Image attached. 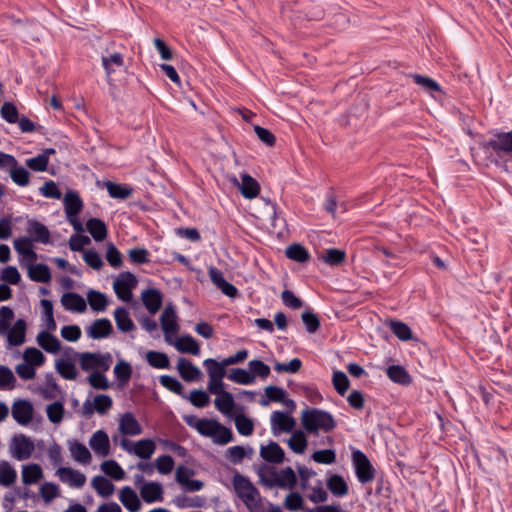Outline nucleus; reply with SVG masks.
Returning <instances> with one entry per match:
<instances>
[{
  "label": "nucleus",
  "mask_w": 512,
  "mask_h": 512,
  "mask_svg": "<svg viewBox=\"0 0 512 512\" xmlns=\"http://www.w3.org/2000/svg\"><path fill=\"white\" fill-rule=\"evenodd\" d=\"M68 449L71 457L78 463L87 465L91 462L92 456L89 449L77 440L68 442Z\"/></svg>",
  "instance_id": "nucleus-27"
},
{
  "label": "nucleus",
  "mask_w": 512,
  "mask_h": 512,
  "mask_svg": "<svg viewBox=\"0 0 512 512\" xmlns=\"http://www.w3.org/2000/svg\"><path fill=\"white\" fill-rule=\"evenodd\" d=\"M175 349L180 353H186L191 355L200 354L199 343L189 334L180 336L175 340H172V344Z\"/></svg>",
  "instance_id": "nucleus-20"
},
{
  "label": "nucleus",
  "mask_w": 512,
  "mask_h": 512,
  "mask_svg": "<svg viewBox=\"0 0 512 512\" xmlns=\"http://www.w3.org/2000/svg\"><path fill=\"white\" fill-rule=\"evenodd\" d=\"M17 479L15 468L6 460H0V485L4 487L12 486Z\"/></svg>",
  "instance_id": "nucleus-36"
},
{
  "label": "nucleus",
  "mask_w": 512,
  "mask_h": 512,
  "mask_svg": "<svg viewBox=\"0 0 512 512\" xmlns=\"http://www.w3.org/2000/svg\"><path fill=\"white\" fill-rule=\"evenodd\" d=\"M232 484L237 497L249 512H265L264 499L247 477L237 473L233 476Z\"/></svg>",
  "instance_id": "nucleus-2"
},
{
  "label": "nucleus",
  "mask_w": 512,
  "mask_h": 512,
  "mask_svg": "<svg viewBox=\"0 0 512 512\" xmlns=\"http://www.w3.org/2000/svg\"><path fill=\"white\" fill-rule=\"evenodd\" d=\"M39 494L45 503H50L60 495V489L55 483L44 482L40 486Z\"/></svg>",
  "instance_id": "nucleus-59"
},
{
  "label": "nucleus",
  "mask_w": 512,
  "mask_h": 512,
  "mask_svg": "<svg viewBox=\"0 0 512 512\" xmlns=\"http://www.w3.org/2000/svg\"><path fill=\"white\" fill-rule=\"evenodd\" d=\"M55 475L62 483L72 488H82L86 483V476L82 472L70 467H59Z\"/></svg>",
  "instance_id": "nucleus-11"
},
{
  "label": "nucleus",
  "mask_w": 512,
  "mask_h": 512,
  "mask_svg": "<svg viewBox=\"0 0 512 512\" xmlns=\"http://www.w3.org/2000/svg\"><path fill=\"white\" fill-rule=\"evenodd\" d=\"M144 306L151 314H156L162 305V295L157 289H147L141 294Z\"/></svg>",
  "instance_id": "nucleus-29"
},
{
  "label": "nucleus",
  "mask_w": 512,
  "mask_h": 512,
  "mask_svg": "<svg viewBox=\"0 0 512 512\" xmlns=\"http://www.w3.org/2000/svg\"><path fill=\"white\" fill-rule=\"evenodd\" d=\"M119 500L130 512H138L141 508V502L137 493L129 486H125L120 490Z\"/></svg>",
  "instance_id": "nucleus-23"
},
{
  "label": "nucleus",
  "mask_w": 512,
  "mask_h": 512,
  "mask_svg": "<svg viewBox=\"0 0 512 512\" xmlns=\"http://www.w3.org/2000/svg\"><path fill=\"white\" fill-rule=\"evenodd\" d=\"M387 376L395 383L401 385H408L411 383V377L409 373L399 365H392L387 368Z\"/></svg>",
  "instance_id": "nucleus-43"
},
{
  "label": "nucleus",
  "mask_w": 512,
  "mask_h": 512,
  "mask_svg": "<svg viewBox=\"0 0 512 512\" xmlns=\"http://www.w3.org/2000/svg\"><path fill=\"white\" fill-rule=\"evenodd\" d=\"M326 485L329 491L337 497H343L348 493L347 483L340 475L334 474L330 476L327 479Z\"/></svg>",
  "instance_id": "nucleus-40"
},
{
  "label": "nucleus",
  "mask_w": 512,
  "mask_h": 512,
  "mask_svg": "<svg viewBox=\"0 0 512 512\" xmlns=\"http://www.w3.org/2000/svg\"><path fill=\"white\" fill-rule=\"evenodd\" d=\"M35 450L33 440L25 434L14 435L9 443V453L17 461H24L31 458Z\"/></svg>",
  "instance_id": "nucleus-5"
},
{
  "label": "nucleus",
  "mask_w": 512,
  "mask_h": 512,
  "mask_svg": "<svg viewBox=\"0 0 512 512\" xmlns=\"http://www.w3.org/2000/svg\"><path fill=\"white\" fill-rule=\"evenodd\" d=\"M16 378L10 368L0 365V390H11L14 388Z\"/></svg>",
  "instance_id": "nucleus-62"
},
{
  "label": "nucleus",
  "mask_w": 512,
  "mask_h": 512,
  "mask_svg": "<svg viewBox=\"0 0 512 512\" xmlns=\"http://www.w3.org/2000/svg\"><path fill=\"white\" fill-rule=\"evenodd\" d=\"M113 363L112 355L109 352H85L79 354V364L83 371L106 372Z\"/></svg>",
  "instance_id": "nucleus-4"
},
{
  "label": "nucleus",
  "mask_w": 512,
  "mask_h": 512,
  "mask_svg": "<svg viewBox=\"0 0 512 512\" xmlns=\"http://www.w3.org/2000/svg\"><path fill=\"white\" fill-rule=\"evenodd\" d=\"M389 328L392 331V333L402 341H408L412 339V331L410 327L402 321H390Z\"/></svg>",
  "instance_id": "nucleus-54"
},
{
  "label": "nucleus",
  "mask_w": 512,
  "mask_h": 512,
  "mask_svg": "<svg viewBox=\"0 0 512 512\" xmlns=\"http://www.w3.org/2000/svg\"><path fill=\"white\" fill-rule=\"evenodd\" d=\"M11 414L19 425L27 426L32 422L34 408L27 400H16L12 404Z\"/></svg>",
  "instance_id": "nucleus-10"
},
{
  "label": "nucleus",
  "mask_w": 512,
  "mask_h": 512,
  "mask_svg": "<svg viewBox=\"0 0 512 512\" xmlns=\"http://www.w3.org/2000/svg\"><path fill=\"white\" fill-rule=\"evenodd\" d=\"M57 372L66 380H75L78 372L75 364L69 359H60L56 362Z\"/></svg>",
  "instance_id": "nucleus-42"
},
{
  "label": "nucleus",
  "mask_w": 512,
  "mask_h": 512,
  "mask_svg": "<svg viewBox=\"0 0 512 512\" xmlns=\"http://www.w3.org/2000/svg\"><path fill=\"white\" fill-rule=\"evenodd\" d=\"M241 194L247 199L257 197L260 192L258 182L250 175L244 173L241 175V183H238Z\"/></svg>",
  "instance_id": "nucleus-31"
},
{
  "label": "nucleus",
  "mask_w": 512,
  "mask_h": 512,
  "mask_svg": "<svg viewBox=\"0 0 512 512\" xmlns=\"http://www.w3.org/2000/svg\"><path fill=\"white\" fill-rule=\"evenodd\" d=\"M292 435L288 439V447L296 454H303L307 448V438L304 431L295 430L291 432Z\"/></svg>",
  "instance_id": "nucleus-39"
},
{
  "label": "nucleus",
  "mask_w": 512,
  "mask_h": 512,
  "mask_svg": "<svg viewBox=\"0 0 512 512\" xmlns=\"http://www.w3.org/2000/svg\"><path fill=\"white\" fill-rule=\"evenodd\" d=\"M301 424L309 434H318L320 431L330 432L336 427L333 415L318 408H307L301 413Z\"/></svg>",
  "instance_id": "nucleus-3"
},
{
  "label": "nucleus",
  "mask_w": 512,
  "mask_h": 512,
  "mask_svg": "<svg viewBox=\"0 0 512 512\" xmlns=\"http://www.w3.org/2000/svg\"><path fill=\"white\" fill-rule=\"evenodd\" d=\"M137 285V279L131 272H122L118 275L113 283V289L117 297L124 301L130 302L132 299V289Z\"/></svg>",
  "instance_id": "nucleus-7"
},
{
  "label": "nucleus",
  "mask_w": 512,
  "mask_h": 512,
  "mask_svg": "<svg viewBox=\"0 0 512 512\" xmlns=\"http://www.w3.org/2000/svg\"><path fill=\"white\" fill-rule=\"evenodd\" d=\"M271 432L274 436L291 433L296 425L295 419L283 411H273L270 416Z\"/></svg>",
  "instance_id": "nucleus-9"
},
{
  "label": "nucleus",
  "mask_w": 512,
  "mask_h": 512,
  "mask_svg": "<svg viewBox=\"0 0 512 512\" xmlns=\"http://www.w3.org/2000/svg\"><path fill=\"white\" fill-rule=\"evenodd\" d=\"M28 276L32 281L49 283L51 280V272L46 264H34L28 269Z\"/></svg>",
  "instance_id": "nucleus-35"
},
{
  "label": "nucleus",
  "mask_w": 512,
  "mask_h": 512,
  "mask_svg": "<svg viewBox=\"0 0 512 512\" xmlns=\"http://www.w3.org/2000/svg\"><path fill=\"white\" fill-rule=\"evenodd\" d=\"M159 382L163 387L167 388L168 390H170L182 397H185L184 396V387L177 378L169 376V375H162V376H160Z\"/></svg>",
  "instance_id": "nucleus-61"
},
{
  "label": "nucleus",
  "mask_w": 512,
  "mask_h": 512,
  "mask_svg": "<svg viewBox=\"0 0 512 512\" xmlns=\"http://www.w3.org/2000/svg\"><path fill=\"white\" fill-rule=\"evenodd\" d=\"M258 476L263 485L267 487H278L277 483V470L274 467L262 466L258 470Z\"/></svg>",
  "instance_id": "nucleus-51"
},
{
  "label": "nucleus",
  "mask_w": 512,
  "mask_h": 512,
  "mask_svg": "<svg viewBox=\"0 0 512 512\" xmlns=\"http://www.w3.org/2000/svg\"><path fill=\"white\" fill-rule=\"evenodd\" d=\"M63 203L66 217L78 216L83 208V202L79 194L72 190H69L65 194Z\"/></svg>",
  "instance_id": "nucleus-25"
},
{
  "label": "nucleus",
  "mask_w": 512,
  "mask_h": 512,
  "mask_svg": "<svg viewBox=\"0 0 512 512\" xmlns=\"http://www.w3.org/2000/svg\"><path fill=\"white\" fill-rule=\"evenodd\" d=\"M186 423L194 428L200 435L209 437L217 445H226L233 441L231 429L222 425L216 419L197 418L195 416L185 417Z\"/></svg>",
  "instance_id": "nucleus-1"
},
{
  "label": "nucleus",
  "mask_w": 512,
  "mask_h": 512,
  "mask_svg": "<svg viewBox=\"0 0 512 512\" xmlns=\"http://www.w3.org/2000/svg\"><path fill=\"white\" fill-rule=\"evenodd\" d=\"M146 361L150 366L157 369H167L170 366L169 358L163 352L148 351L146 353Z\"/></svg>",
  "instance_id": "nucleus-49"
},
{
  "label": "nucleus",
  "mask_w": 512,
  "mask_h": 512,
  "mask_svg": "<svg viewBox=\"0 0 512 512\" xmlns=\"http://www.w3.org/2000/svg\"><path fill=\"white\" fill-rule=\"evenodd\" d=\"M227 378L230 381H233L241 385L254 384V375L251 374L249 370H245L242 368L231 369L230 372L227 374Z\"/></svg>",
  "instance_id": "nucleus-46"
},
{
  "label": "nucleus",
  "mask_w": 512,
  "mask_h": 512,
  "mask_svg": "<svg viewBox=\"0 0 512 512\" xmlns=\"http://www.w3.org/2000/svg\"><path fill=\"white\" fill-rule=\"evenodd\" d=\"M23 358L26 363L33 367L42 366L46 360L44 354L37 348L29 347L26 348L23 353Z\"/></svg>",
  "instance_id": "nucleus-57"
},
{
  "label": "nucleus",
  "mask_w": 512,
  "mask_h": 512,
  "mask_svg": "<svg viewBox=\"0 0 512 512\" xmlns=\"http://www.w3.org/2000/svg\"><path fill=\"white\" fill-rule=\"evenodd\" d=\"M232 419H234L235 427L240 435L250 436L253 433V421L243 413L234 414Z\"/></svg>",
  "instance_id": "nucleus-45"
},
{
  "label": "nucleus",
  "mask_w": 512,
  "mask_h": 512,
  "mask_svg": "<svg viewBox=\"0 0 512 512\" xmlns=\"http://www.w3.org/2000/svg\"><path fill=\"white\" fill-rule=\"evenodd\" d=\"M87 300L92 310L102 312L108 305V299L105 294L91 290L87 293Z\"/></svg>",
  "instance_id": "nucleus-48"
},
{
  "label": "nucleus",
  "mask_w": 512,
  "mask_h": 512,
  "mask_svg": "<svg viewBox=\"0 0 512 512\" xmlns=\"http://www.w3.org/2000/svg\"><path fill=\"white\" fill-rule=\"evenodd\" d=\"M161 328L164 332L165 341L172 344L173 336L179 332L178 317L174 306L167 305L160 317Z\"/></svg>",
  "instance_id": "nucleus-8"
},
{
  "label": "nucleus",
  "mask_w": 512,
  "mask_h": 512,
  "mask_svg": "<svg viewBox=\"0 0 512 512\" xmlns=\"http://www.w3.org/2000/svg\"><path fill=\"white\" fill-rule=\"evenodd\" d=\"M267 399H262L260 404L267 406L270 401L272 402H285L286 392L283 388L278 386H268L265 388Z\"/></svg>",
  "instance_id": "nucleus-56"
},
{
  "label": "nucleus",
  "mask_w": 512,
  "mask_h": 512,
  "mask_svg": "<svg viewBox=\"0 0 512 512\" xmlns=\"http://www.w3.org/2000/svg\"><path fill=\"white\" fill-rule=\"evenodd\" d=\"M89 446L98 457H107L110 453V441L107 433L97 430L91 436Z\"/></svg>",
  "instance_id": "nucleus-14"
},
{
  "label": "nucleus",
  "mask_w": 512,
  "mask_h": 512,
  "mask_svg": "<svg viewBox=\"0 0 512 512\" xmlns=\"http://www.w3.org/2000/svg\"><path fill=\"white\" fill-rule=\"evenodd\" d=\"M345 256L346 254L343 250L330 248L325 250L324 254L322 255V259L325 263L331 266H336L345 260Z\"/></svg>",
  "instance_id": "nucleus-63"
},
{
  "label": "nucleus",
  "mask_w": 512,
  "mask_h": 512,
  "mask_svg": "<svg viewBox=\"0 0 512 512\" xmlns=\"http://www.w3.org/2000/svg\"><path fill=\"white\" fill-rule=\"evenodd\" d=\"M324 209L332 216H335L337 212H345L347 210V206L343 201L338 202L334 192L329 191L326 194Z\"/></svg>",
  "instance_id": "nucleus-52"
},
{
  "label": "nucleus",
  "mask_w": 512,
  "mask_h": 512,
  "mask_svg": "<svg viewBox=\"0 0 512 512\" xmlns=\"http://www.w3.org/2000/svg\"><path fill=\"white\" fill-rule=\"evenodd\" d=\"M32 240L29 237H20L14 240V249L29 261H35L37 254L33 250Z\"/></svg>",
  "instance_id": "nucleus-34"
},
{
  "label": "nucleus",
  "mask_w": 512,
  "mask_h": 512,
  "mask_svg": "<svg viewBox=\"0 0 512 512\" xmlns=\"http://www.w3.org/2000/svg\"><path fill=\"white\" fill-rule=\"evenodd\" d=\"M9 174L12 181L19 186H27L29 184L30 174L28 170L18 163L9 167Z\"/></svg>",
  "instance_id": "nucleus-50"
},
{
  "label": "nucleus",
  "mask_w": 512,
  "mask_h": 512,
  "mask_svg": "<svg viewBox=\"0 0 512 512\" xmlns=\"http://www.w3.org/2000/svg\"><path fill=\"white\" fill-rule=\"evenodd\" d=\"M332 382L335 390L341 395L344 396L349 389V379L347 375L342 371H335L333 373Z\"/></svg>",
  "instance_id": "nucleus-64"
},
{
  "label": "nucleus",
  "mask_w": 512,
  "mask_h": 512,
  "mask_svg": "<svg viewBox=\"0 0 512 512\" xmlns=\"http://www.w3.org/2000/svg\"><path fill=\"white\" fill-rule=\"evenodd\" d=\"M155 449L156 445L151 439H141L133 444V454L142 459H149Z\"/></svg>",
  "instance_id": "nucleus-37"
},
{
  "label": "nucleus",
  "mask_w": 512,
  "mask_h": 512,
  "mask_svg": "<svg viewBox=\"0 0 512 512\" xmlns=\"http://www.w3.org/2000/svg\"><path fill=\"white\" fill-rule=\"evenodd\" d=\"M285 254L287 258L299 263L306 262L310 256L307 249L300 244H292L288 246L285 250Z\"/></svg>",
  "instance_id": "nucleus-53"
},
{
  "label": "nucleus",
  "mask_w": 512,
  "mask_h": 512,
  "mask_svg": "<svg viewBox=\"0 0 512 512\" xmlns=\"http://www.w3.org/2000/svg\"><path fill=\"white\" fill-rule=\"evenodd\" d=\"M216 409L228 418H232L234 415L235 401L232 393L226 391L216 395L214 400Z\"/></svg>",
  "instance_id": "nucleus-24"
},
{
  "label": "nucleus",
  "mask_w": 512,
  "mask_h": 512,
  "mask_svg": "<svg viewBox=\"0 0 512 512\" xmlns=\"http://www.w3.org/2000/svg\"><path fill=\"white\" fill-rule=\"evenodd\" d=\"M277 483L281 488H293L296 484V475L292 468L286 467L277 471Z\"/></svg>",
  "instance_id": "nucleus-55"
},
{
  "label": "nucleus",
  "mask_w": 512,
  "mask_h": 512,
  "mask_svg": "<svg viewBox=\"0 0 512 512\" xmlns=\"http://www.w3.org/2000/svg\"><path fill=\"white\" fill-rule=\"evenodd\" d=\"M43 477V470L39 464L31 463L22 466L21 478L24 485H34Z\"/></svg>",
  "instance_id": "nucleus-28"
},
{
  "label": "nucleus",
  "mask_w": 512,
  "mask_h": 512,
  "mask_svg": "<svg viewBox=\"0 0 512 512\" xmlns=\"http://www.w3.org/2000/svg\"><path fill=\"white\" fill-rule=\"evenodd\" d=\"M352 463L360 483L365 484L374 479V469L368 457L362 451L355 450L352 452Z\"/></svg>",
  "instance_id": "nucleus-6"
},
{
  "label": "nucleus",
  "mask_w": 512,
  "mask_h": 512,
  "mask_svg": "<svg viewBox=\"0 0 512 512\" xmlns=\"http://www.w3.org/2000/svg\"><path fill=\"white\" fill-rule=\"evenodd\" d=\"M101 470L115 480H122L125 475L123 469L115 460L104 461L101 464Z\"/></svg>",
  "instance_id": "nucleus-60"
},
{
  "label": "nucleus",
  "mask_w": 512,
  "mask_h": 512,
  "mask_svg": "<svg viewBox=\"0 0 512 512\" xmlns=\"http://www.w3.org/2000/svg\"><path fill=\"white\" fill-rule=\"evenodd\" d=\"M26 329L27 324L24 319L16 320L6 334L7 346L17 347L24 344L26 341Z\"/></svg>",
  "instance_id": "nucleus-12"
},
{
  "label": "nucleus",
  "mask_w": 512,
  "mask_h": 512,
  "mask_svg": "<svg viewBox=\"0 0 512 512\" xmlns=\"http://www.w3.org/2000/svg\"><path fill=\"white\" fill-rule=\"evenodd\" d=\"M119 431L123 435L137 436L142 433V427L131 412H126L120 418Z\"/></svg>",
  "instance_id": "nucleus-19"
},
{
  "label": "nucleus",
  "mask_w": 512,
  "mask_h": 512,
  "mask_svg": "<svg viewBox=\"0 0 512 512\" xmlns=\"http://www.w3.org/2000/svg\"><path fill=\"white\" fill-rule=\"evenodd\" d=\"M87 231L95 241H103L107 236V227L105 223L98 218H91L86 222Z\"/></svg>",
  "instance_id": "nucleus-38"
},
{
  "label": "nucleus",
  "mask_w": 512,
  "mask_h": 512,
  "mask_svg": "<svg viewBox=\"0 0 512 512\" xmlns=\"http://www.w3.org/2000/svg\"><path fill=\"white\" fill-rule=\"evenodd\" d=\"M208 274L212 283L221 290V292L230 297L234 298L238 294V289L231 283L227 282L224 278V274L222 271L217 269L216 267H210L208 270Z\"/></svg>",
  "instance_id": "nucleus-13"
},
{
  "label": "nucleus",
  "mask_w": 512,
  "mask_h": 512,
  "mask_svg": "<svg viewBox=\"0 0 512 512\" xmlns=\"http://www.w3.org/2000/svg\"><path fill=\"white\" fill-rule=\"evenodd\" d=\"M105 187L110 197L115 199H127L133 193V189L127 185H122L108 181L105 183Z\"/></svg>",
  "instance_id": "nucleus-41"
},
{
  "label": "nucleus",
  "mask_w": 512,
  "mask_h": 512,
  "mask_svg": "<svg viewBox=\"0 0 512 512\" xmlns=\"http://www.w3.org/2000/svg\"><path fill=\"white\" fill-rule=\"evenodd\" d=\"M37 344L47 353L57 354L61 349L60 340L48 331H41L36 337Z\"/></svg>",
  "instance_id": "nucleus-21"
},
{
  "label": "nucleus",
  "mask_w": 512,
  "mask_h": 512,
  "mask_svg": "<svg viewBox=\"0 0 512 512\" xmlns=\"http://www.w3.org/2000/svg\"><path fill=\"white\" fill-rule=\"evenodd\" d=\"M114 319L117 328L122 332H130L135 328V325L130 318L129 311L125 307H118L114 311Z\"/></svg>",
  "instance_id": "nucleus-33"
},
{
  "label": "nucleus",
  "mask_w": 512,
  "mask_h": 512,
  "mask_svg": "<svg viewBox=\"0 0 512 512\" xmlns=\"http://www.w3.org/2000/svg\"><path fill=\"white\" fill-rule=\"evenodd\" d=\"M27 232L32 241L42 244H48L50 242V232L48 228L38 221H29Z\"/></svg>",
  "instance_id": "nucleus-22"
},
{
  "label": "nucleus",
  "mask_w": 512,
  "mask_h": 512,
  "mask_svg": "<svg viewBox=\"0 0 512 512\" xmlns=\"http://www.w3.org/2000/svg\"><path fill=\"white\" fill-rule=\"evenodd\" d=\"M260 456L267 462L281 463L285 453L278 443L271 441L269 444L261 446Z\"/></svg>",
  "instance_id": "nucleus-26"
},
{
  "label": "nucleus",
  "mask_w": 512,
  "mask_h": 512,
  "mask_svg": "<svg viewBox=\"0 0 512 512\" xmlns=\"http://www.w3.org/2000/svg\"><path fill=\"white\" fill-rule=\"evenodd\" d=\"M113 327L109 319L101 318L95 320L87 329L88 337L92 339L107 338L112 333Z\"/></svg>",
  "instance_id": "nucleus-18"
},
{
  "label": "nucleus",
  "mask_w": 512,
  "mask_h": 512,
  "mask_svg": "<svg viewBox=\"0 0 512 512\" xmlns=\"http://www.w3.org/2000/svg\"><path fill=\"white\" fill-rule=\"evenodd\" d=\"M101 62L108 81L110 80L111 75L125 64L124 56L120 52L109 53L106 51V53L101 56Z\"/></svg>",
  "instance_id": "nucleus-15"
},
{
  "label": "nucleus",
  "mask_w": 512,
  "mask_h": 512,
  "mask_svg": "<svg viewBox=\"0 0 512 512\" xmlns=\"http://www.w3.org/2000/svg\"><path fill=\"white\" fill-rule=\"evenodd\" d=\"M248 368L249 372L254 375V382L256 381V377L266 379L271 373L270 367L261 360L249 361Z\"/></svg>",
  "instance_id": "nucleus-58"
},
{
  "label": "nucleus",
  "mask_w": 512,
  "mask_h": 512,
  "mask_svg": "<svg viewBox=\"0 0 512 512\" xmlns=\"http://www.w3.org/2000/svg\"><path fill=\"white\" fill-rule=\"evenodd\" d=\"M140 495L146 503L163 501V487L158 482H146L139 487Z\"/></svg>",
  "instance_id": "nucleus-16"
},
{
  "label": "nucleus",
  "mask_w": 512,
  "mask_h": 512,
  "mask_svg": "<svg viewBox=\"0 0 512 512\" xmlns=\"http://www.w3.org/2000/svg\"><path fill=\"white\" fill-rule=\"evenodd\" d=\"M203 365L207 370L209 378H224L226 375L224 360L221 362L216 361L215 359L208 358L203 361Z\"/></svg>",
  "instance_id": "nucleus-44"
},
{
  "label": "nucleus",
  "mask_w": 512,
  "mask_h": 512,
  "mask_svg": "<svg viewBox=\"0 0 512 512\" xmlns=\"http://www.w3.org/2000/svg\"><path fill=\"white\" fill-rule=\"evenodd\" d=\"M177 370L180 376L188 382L198 379L201 374L200 369L186 358H179L177 362Z\"/></svg>",
  "instance_id": "nucleus-30"
},
{
  "label": "nucleus",
  "mask_w": 512,
  "mask_h": 512,
  "mask_svg": "<svg viewBox=\"0 0 512 512\" xmlns=\"http://www.w3.org/2000/svg\"><path fill=\"white\" fill-rule=\"evenodd\" d=\"M91 485L95 489L97 494L103 498L110 497L111 495H113L115 490L114 484L110 480L101 475L93 477Z\"/></svg>",
  "instance_id": "nucleus-32"
},
{
  "label": "nucleus",
  "mask_w": 512,
  "mask_h": 512,
  "mask_svg": "<svg viewBox=\"0 0 512 512\" xmlns=\"http://www.w3.org/2000/svg\"><path fill=\"white\" fill-rule=\"evenodd\" d=\"M173 502L180 509L201 508L205 504V499L200 496L189 497L186 495H178Z\"/></svg>",
  "instance_id": "nucleus-47"
},
{
  "label": "nucleus",
  "mask_w": 512,
  "mask_h": 512,
  "mask_svg": "<svg viewBox=\"0 0 512 512\" xmlns=\"http://www.w3.org/2000/svg\"><path fill=\"white\" fill-rule=\"evenodd\" d=\"M61 304L70 312L84 313L87 309L85 299L75 292H66L61 296Z\"/></svg>",
  "instance_id": "nucleus-17"
}]
</instances>
